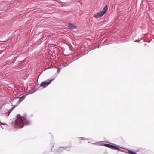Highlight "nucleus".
<instances>
[{
    "label": "nucleus",
    "mask_w": 154,
    "mask_h": 154,
    "mask_svg": "<svg viewBox=\"0 0 154 154\" xmlns=\"http://www.w3.org/2000/svg\"><path fill=\"white\" fill-rule=\"evenodd\" d=\"M68 27L69 28L71 29H76V26L72 25L70 23H69Z\"/></svg>",
    "instance_id": "20e7f679"
},
{
    "label": "nucleus",
    "mask_w": 154,
    "mask_h": 154,
    "mask_svg": "<svg viewBox=\"0 0 154 154\" xmlns=\"http://www.w3.org/2000/svg\"><path fill=\"white\" fill-rule=\"evenodd\" d=\"M113 145H111L110 144H104V146H105L107 147L108 148H112Z\"/></svg>",
    "instance_id": "39448f33"
},
{
    "label": "nucleus",
    "mask_w": 154,
    "mask_h": 154,
    "mask_svg": "<svg viewBox=\"0 0 154 154\" xmlns=\"http://www.w3.org/2000/svg\"><path fill=\"white\" fill-rule=\"evenodd\" d=\"M146 39H145V40H146ZM144 42L146 41L145 40H144Z\"/></svg>",
    "instance_id": "9d476101"
},
{
    "label": "nucleus",
    "mask_w": 154,
    "mask_h": 154,
    "mask_svg": "<svg viewBox=\"0 0 154 154\" xmlns=\"http://www.w3.org/2000/svg\"><path fill=\"white\" fill-rule=\"evenodd\" d=\"M137 41V40H135L134 41V42H136Z\"/></svg>",
    "instance_id": "1a4fd4ad"
},
{
    "label": "nucleus",
    "mask_w": 154,
    "mask_h": 154,
    "mask_svg": "<svg viewBox=\"0 0 154 154\" xmlns=\"http://www.w3.org/2000/svg\"><path fill=\"white\" fill-rule=\"evenodd\" d=\"M25 98V97L23 96L19 98V100H22L24 99Z\"/></svg>",
    "instance_id": "0eeeda50"
},
{
    "label": "nucleus",
    "mask_w": 154,
    "mask_h": 154,
    "mask_svg": "<svg viewBox=\"0 0 154 154\" xmlns=\"http://www.w3.org/2000/svg\"><path fill=\"white\" fill-rule=\"evenodd\" d=\"M62 149H63V148L62 147L59 148L58 150V152H60L61 151H63Z\"/></svg>",
    "instance_id": "6e6552de"
},
{
    "label": "nucleus",
    "mask_w": 154,
    "mask_h": 154,
    "mask_svg": "<svg viewBox=\"0 0 154 154\" xmlns=\"http://www.w3.org/2000/svg\"><path fill=\"white\" fill-rule=\"evenodd\" d=\"M113 149L117 150H119L120 149L118 147H117L116 146H113L112 148Z\"/></svg>",
    "instance_id": "423d86ee"
},
{
    "label": "nucleus",
    "mask_w": 154,
    "mask_h": 154,
    "mask_svg": "<svg viewBox=\"0 0 154 154\" xmlns=\"http://www.w3.org/2000/svg\"><path fill=\"white\" fill-rule=\"evenodd\" d=\"M54 79L51 80H47L46 81L42 82L40 84V86L43 87H45L48 86L54 80Z\"/></svg>",
    "instance_id": "7ed1b4c3"
},
{
    "label": "nucleus",
    "mask_w": 154,
    "mask_h": 154,
    "mask_svg": "<svg viewBox=\"0 0 154 154\" xmlns=\"http://www.w3.org/2000/svg\"><path fill=\"white\" fill-rule=\"evenodd\" d=\"M30 122L28 121L25 117L22 118L20 115H18L17 119L16 120V125L17 127L20 128L23 127L24 125H26L29 124Z\"/></svg>",
    "instance_id": "f257e3e1"
},
{
    "label": "nucleus",
    "mask_w": 154,
    "mask_h": 154,
    "mask_svg": "<svg viewBox=\"0 0 154 154\" xmlns=\"http://www.w3.org/2000/svg\"><path fill=\"white\" fill-rule=\"evenodd\" d=\"M107 9V6H106L103 8L102 11L97 13L96 14L94 15V17L96 18L101 17L106 13Z\"/></svg>",
    "instance_id": "f03ea898"
}]
</instances>
